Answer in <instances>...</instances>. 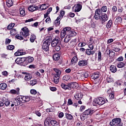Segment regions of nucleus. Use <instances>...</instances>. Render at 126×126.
I'll return each mask as SVG.
<instances>
[{"label":"nucleus","mask_w":126,"mask_h":126,"mask_svg":"<svg viewBox=\"0 0 126 126\" xmlns=\"http://www.w3.org/2000/svg\"><path fill=\"white\" fill-rule=\"evenodd\" d=\"M53 48H54L56 52H60L61 50V42L60 38H55L52 41V36H48L46 38V40L43 42L42 44V50L45 52L49 51V47L51 45Z\"/></svg>","instance_id":"f257e3e1"},{"label":"nucleus","mask_w":126,"mask_h":126,"mask_svg":"<svg viewBox=\"0 0 126 126\" xmlns=\"http://www.w3.org/2000/svg\"><path fill=\"white\" fill-rule=\"evenodd\" d=\"M22 30L23 32H20V34H18L15 36L16 39L18 40H23V37L26 38V37L29 36V30L27 28L24 27L22 29ZM22 36H23V37Z\"/></svg>","instance_id":"f03ea898"},{"label":"nucleus","mask_w":126,"mask_h":126,"mask_svg":"<svg viewBox=\"0 0 126 126\" xmlns=\"http://www.w3.org/2000/svg\"><path fill=\"white\" fill-rule=\"evenodd\" d=\"M95 113V110L91 109H88L85 110L80 116V119L82 121H85L88 119V117H91Z\"/></svg>","instance_id":"7ed1b4c3"},{"label":"nucleus","mask_w":126,"mask_h":126,"mask_svg":"<svg viewBox=\"0 0 126 126\" xmlns=\"http://www.w3.org/2000/svg\"><path fill=\"white\" fill-rule=\"evenodd\" d=\"M94 102L99 106H102V105H104V104L106 103V100H105V98L100 97L95 98L94 100Z\"/></svg>","instance_id":"20e7f679"},{"label":"nucleus","mask_w":126,"mask_h":126,"mask_svg":"<svg viewBox=\"0 0 126 126\" xmlns=\"http://www.w3.org/2000/svg\"><path fill=\"white\" fill-rule=\"evenodd\" d=\"M71 29L70 27H66L64 28L61 32V37L62 39H63V38H64L65 37L66 35H68V32L69 30H71Z\"/></svg>","instance_id":"39448f33"},{"label":"nucleus","mask_w":126,"mask_h":126,"mask_svg":"<svg viewBox=\"0 0 126 126\" xmlns=\"http://www.w3.org/2000/svg\"><path fill=\"white\" fill-rule=\"evenodd\" d=\"M20 105V100L19 99V97H17L15 98H13L11 100V107H13L14 106H18Z\"/></svg>","instance_id":"423d86ee"},{"label":"nucleus","mask_w":126,"mask_h":126,"mask_svg":"<svg viewBox=\"0 0 126 126\" xmlns=\"http://www.w3.org/2000/svg\"><path fill=\"white\" fill-rule=\"evenodd\" d=\"M122 119L120 118H115L112 120V122L110 123V126H119L121 125Z\"/></svg>","instance_id":"0eeeda50"},{"label":"nucleus","mask_w":126,"mask_h":126,"mask_svg":"<svg viewBox=\"0 0 126 126\" xmlns=\"http://www.w3.org/2000/svg\"><path fill=\"white\" fill-rule=\"evenodd\" d=\"M20 103H25V102H29L31 98L28 96H22L21 95L19 97Z\"/></svg>","instance_id":"6e6552de"},{"label":"nucleus","mask_w":126,"mask_h":126,"mask_svg":"<svg viewBox=\"0 0 126 126\" xmlns=\"http://www.w3.org/2000/svg\"><path fill=\"white\" fill-rule=\"evenodd\" d=\"M108 19H109V17L107 15V14L104 13L103 15L100 16L99 20L101 24H104L106 21H108Z\"/></svg>","instance_id":"1a4fd4ad"},{"label":"nucleus","mask_w":126,"mask_h":126,"mask_svg":"<svg viewBox=\"0 0 126 126\" xmlns=\"http://www.w3.org/2000/svg\"><path fill=\"white\" fill-rule=\"evenodd\" d=\"M78 76H79V78H78L79 79H81V80H85V78H87L89 75L88 74V72H86L81 74H79Z\"/></svg>","instance_id":"9d476101"},{"label":"nucleus","mask_w":126,"mask_h":126,"mask_svg":"<svg viewBox=\"0 0 126 126\" xmlns=\"http://www.w3.org/2000/svg\"><path fill=\"white\" fill-rule=\"evenodd\" d=\"M82 8V5L78 3L73 7L72 9L75 12H79V11L81 10Z\"/></svg>","instance_id":"9b49d317"},{"label":"nucleus","mask_w":126,"mask_h":126,"mask_svg":"<svg viewBox=\"0 0 126 126\" xmlns=\"http://www.w3.org/2000/svg\"><path fill=\"white\" fill-rule=\"evenodd\" d=\"M87 63H88L87 60H81L78 62V65H79V66H86V65H87Z\"/></svg>","instance_id":"f8f14e48"},{"label":"nucleus","mask_w":126,"mask_h":126,"mask_svg":"<svg viewBox=\"0 0 126 126\" xmlns=\"http://www.w3.org/2000/svg\"><path fill=\"white\" fill-rule=\"evenodd\" d=\"M2 102H3V103L6 107L9 106V105H11V101H10L9 100L6 99L5 97H3L2 98Z\"/></svg>","instance_id":"ddd939ff"},{"label":"nucleus","mask_w":126,"mask_h":126,"mask_svg":"<svg viewBox=\"0 0 126 126\" xmlns=\"http://www.w3.org/2000/svg\"><path fill=\"white\" fill-rule=\"evenodd\" d=\"M39 7L35 5H31L29 7L28 9L29 11H35V10H37Z\"/></svg>","instance_id":"4468645a"},{"label":"nucleus","mask_w":126,"mask_h":126,"mask_svg":"<svg viewBox=\"0 0 126 126\" xmlns=\"http://www.w3.org/2000/svg\"><path fill=\"white\" fill-rule=\"evenodd\" d=\"M69 84V87L70 88V90H71V88H76L77 86L78 85V84L76 82H71L68 84Z\"/></svg>","instance_id":"2eb2a0df"},{"label":"nucleus","mask_w":126,"mask_h":126,"mask_svg":"<svg viewBox=\"0 0 126 126\" xmlns=\"http://www.w3.org/2000/svg\"><path fill=\"white\" fill-rule=\"evenodd\" d=\"M86 54L88 55V56H93V55L94 54H95V51L94 50H92L91 49H87L86 50Z\"/></svg>","instance_id":"dca6fc26"},{"label":"nucleus","mask_w":126,"mask_h":126,"mask_svg":"<svg viewBox=\"0 0 126 126\" xmlns=\"http://www.w3.org/2000/svg\"><path fill=\"white\" fill-rule=\"evenodd\" d=\"M60 58L61 56L59 53H55L53 56V61H55L56 62H58V61L60 60Z\"/></svg>","instance_id":"f3484780"},{"label":"nucleus","mask_w":126,"mask_h":126,"mask_svg":"<svg viewBox=\"0 0 126 126\" xmlns=\"http://www.w3.org/2000/svg\"><path fill=\"white\" fill-rule=\"evenodd\" d=\"M61 20H62V17L59 16L55 21L54 24H55L56 26H59L61 24Z\"/></svg>","instance_id":"a211bd4d"},{"label":"nucleus","mask_w":126,"mask_h":126,"mask_svg":"<svg viewBox=\"0 0 126 126\" xmlns=\"http://www.w3.org/2000/svg\"><path fill=\"white\" fill-rule=\"evenodd\" d=\"M61 86L63 89H64V90H70L69 84L66 85L65 84L62 83L61 84Z\"/></svg>","instance_id":"6ab92c4d"},{"label":"nucleus","mask_w":126,"mask_h":126,"mask_svg":"<svg viewBox=\"0 0 126 126\" xmlns=\"http://www.w3.org/2000/svg\"><path fill=\"white\" fill-rule=\"evenodd\" d=\"M118 11V7L117 6H113L112 7V16L115 17L116 15V12Z\"/></svg>","instance_id":"aec40b11"},{"label":"nucleus","mask_w":126,"mask_h":126,"mask_svg":"<svg viewBox=\"0 0 126 126\" xmlns=\"http://www.w3.org/2000/svg\"><path fill=\"white\" fill-rule=\"evenodd\" d=\"M20 90V89L19 88H17L16 90H10V93L11 94H16V95H19V91Z\"/></svg>","instance_id":"412c9836"},{"label":"nucleus","mask_w":126,"mask_h":126,"mask_svg":"<svg viewBox=\"0 0 126 126\" xmlns=\"http://www.w3.org/2000/svg\"><path fill=\"white\" fill-rule=\"evenodd\" d=\"M7 88V84L5 83L0 84V89L1 90H5Z\"/></svg>","instance_id":"4be33fe9"},{"label":"nucleus","mask_w":126,"mask_h":126,"mask_svg":"<svg viewBox=\"0 0 126 126\" xmlns=\"http://www.w3.org/2000/svg\"><path fill=\"white\" fill-rule=\"evenodd\" d=\"M32 78V75L31 73L27 74L25 76V80L26 81H29Z\"/></svg>","instance_id":"5701e85b"},{"label":"nucleus","mask_w":126,"mask_h":126,"mask_svg":"<svg viewBox=\"0 0 126 126\" xmlns=\"http://www.w3.org/2000/svg\"><path fill=\"white\" fill-rule=\"evenodd\" d=\"M112 25H113V20H110L106 25V28H107V29H110V28L112 27Z\"/></svg>","instance_id":"b1692460"},{"label":"nucleus","mask_w":126,"mask_h":126,"mask_svg":"<svg viewBox=\"0 0 126 126\" xmlns=\"http://www.w3.org/2000/svg\"><path fill=\"white\" fill-rule=\"evenodd\" d=\"M33 61H34V58L33 57H28V60H26V62H25V64H28V63H32V62H33Z\"/></svg>","instance_id":"393cba45"},{"label":"nucleus","mask_w":126,"mask_h":126,"mask_svg":"<svg viewBox=\"0 0 126 126\" xmlns=\"http://www.w3.org/2000/svg\"><path fill=\"white\" fill-rule=\"evenodd\" d=\"M6 3L8 7H11V6L13 5V2L12 1V0H7Z\"/></svg>","instance_id":"a878e982"},{"label":"nucleus","mask_w":126,"mask_h":126,"mask_svg":"<svg viewBox=\"0 0 126 126\" xmlns=\"http://www.w3.org/2000/svg\"><path fill=\"white\" fill-rule=\"evenodd\" d=\"M70 40H71V37L69 34H67L64 39V43H68Z\"/></svg>","instance_id":"bb28decb"},{"label":"nucleus","mask_w":126,"mask_h":126,"mask_svg":"<svg viewBox=\"0 0 126 126\" xmlns=\"http://www.w3.org/2000/svg\"><path fill=\"white\" fill-rule=\"evenodd\" d=\"M100 76V75H99V73H94L92 76L91 78L92 79H97V78H98V77Z\"/></svg>","instance_id":"cd10ccee"},{"label":"nucleus","mask_w":126,"mask_h":126,"mask_svg":"<svg viewBox=\"0 0 126 126\" xmlns=\"http://www.w3.org/2000/svg\"><path fill=\"white\" fill-rule=\"evenodd\" d=\"M110 70L111 72L115 73V72H117V67H116L115 65H111L110 67Z\"/></svg>","instance_id":"c85d7f7f"},{"label":"nucleus","mask_w":126,"mask_h":126,"mask_svg":"<svg viewBox=\"0 0 126 126\" xmlns=\"http://www.w3.org/2000/svg\"><path fill=\"white\" fill-rule=\"evenodd\" d=\"M20 11V14L21 15V16L23 17L25 16V9L20 8L19 9Z\"/></svg>","instance_id":"c756f323"},{"label":"nucleus","mask_w":126,"mask_h":126,"mask_svg":"<svg viewBox=\"0 0 126 126\" xmlns=\"http://www.w3.org/2000/svg\"><path fill=\"white\" fill-rule=\"evenodd\" d=\"M123 21V19L121 17H118L115 20V23L117 24H121Z\"/></svg>","instance_id":"7c9ffc66"},{"label":"nucleus","mask_w":126,"mask_h":126,"mask_svg":"<svg viewBox=\"0 0 126 126\" xmlns=\"http://www.w3.org/2000/svg\"><path fill=\"white\" fill-rule=\"evenodd\" d=\"M82 94L81 93L77 94L76 95H75V98L76 100H81L82 99Z\"/></svg>","instance_id":"2f4dec72"},{"label":"nucleus","mask_w":126,"mask_h":126,"mask_svg":"<svg viewBox=\"0 0 126 126\" xmlns=\"http://www.w3.org/2000/svg\"><path fill=\"white\" fill-rule=\"evenodd\" d=\"M77 61H78L77 57L74 56L71 60V63L72 64H75L76 63H77Z\"/></svg>","instance_id":"473e14b6"},{"label":"nucleus","mask_w":126,"mask_h":126,"mask_svg":"<svg viewBox=\"0 0 126 126\" xmlns=\"http://www.w3.org/2000/svg\"><path fill=\"white\" fill-rule=\"evenodd\" d=\"M50 124L52 126H59V123L57 122L56 120H51L50 121Z\"/></svg>","instance_id":"72a5a7b5"},{"label":"nucleus","mask_w":126,"mask_h":126,"mask_svg":"<svg viewBox=\"0 0 126 126\" xmlns=\"http://www.w3.org/2000/svg\"><path fill=\"white\" fill-rule=\"evenodd\" d=\"M126 65V63L124 62H121L117 64V67L119 68H122V67H124Z\"/></svg>","instance_id":"f704fd0d"},{"label":"nucleus","mask_w":126,"mask_h":126,"mask_svg":"<svg viewBox=\"0 0 126 126\" xmlns=\"http://www.w3.org/2000/svg\"><path fill=\"white\" fill-rule=\"evenodd\" d=\"M68 35H69L71 37H73L74 36H76V32L74 31L69 30Z\"/></svg>","instance_id":"c9c22d12"},{"label":"nucleus","mask_w":126,"mask_h":126,"mask_svg":"<svg viewBox=\"0 0 126 126\" xmlns=\"http://www.w3.org/2000/svg\"><path fill=\"white\" fill-rule=\"evenodd\" d=\"M30 40L32 43H34L35 40H36V35L35 34H32Z\"/></svg>","instance_id":"e433bc0d"},{"label":"nucleus","mask_w":126,"mask_h":126,"mask_svg":"<svg viewBox=\"0 0 126 126\" xmlns=\"http://www.w3.org/2000/svg\"><path fill=\"white\" fill-rule=\"evenodd\" d=\"M53 70L56 72V74H58V75H61L62 74V71L58 68H54Z\"/></svg>","instance_id":"4c0bfd02"},{"label":"nucleus","mask_w":126,"mask_h":126,"mask_svg":"<svg viewBox=\"0 0 126 126\" xmlns=\"http://www.w3.org/2000/svg\"><path fill=\"white\" fill-rule=\"evenodd\" d=\"M107 10H108V7L106 6H103L100 9L101 12H107Z\"/></svg>","instance_id":"58836bf2"},{"label":"nucleus","mask_w":126,"mask_h":126,"mask_svg":"<svg viewBox=\"0 0 126 126\" xmlns=\"http://www.w3.org/2000/svg\"><path fill=\"white\" fill-rule=\"evenodd\" d=\"M98 62L102 61V53L100 51H99L98 53Z\"/></svg>","instance_id":"ea45409f"},{"label":"nucleus","mask_w":126,"mask_h":126,"mask_svg":"<svg viewBox=\"0 0 126 126\" xmlns=\"http://www.w3.org/2000/svg\"><path fill=\"white\" fill-rule=\"evenodd\" d=\"M65 117L67 119V120H72V119H73V116H72V115H71V114H68L67 113L65 114Z\"/></svg>","instance_id":"a19ab883"},{"label":"nucleus","mask_w":126,"mask_h":126,"mask_svg":"<svg viewBox=\"0 0 126 126\" xmlns=\"http://www.w3.org/2000/svg\"><path fill=\"white\" fill-rule=\"evenodd\" d=\"M16 30L15 29H13L10 31V34L12 36H14L16 34Z\"/></svg>","instance_id":"79ce46f5"},{"label":"nucleus","mask_w":126,"mask_h":126,"mask_svg":"<svg viewBox=\"0 0 126 126\" xmlns=\"http://www.w3.org/2000/svg\"><path fill=\"white\" fill-rule=\"evenodd\" d=\"M117 11L119 13V14H120V13H122V12H123V11H124V8L122 6L118 7Z\"/></svg>","instance_id":"37998d69"},{"label":"nucleus","mask_w":126,"mask_h":126,"mask_svg":"<svg viewBox=\"0 0 126 126\" xmlns=\"http://www.w3.org/2000/svg\"><path fill=\"white\" fill-rule=\"evenodd\" d=\"M63 80L64 82L67 81V80H69V76L68 75H65L63 77Z\"/></svg>","instance_id":"c03bdc74"},{"label":"nucleus","mask_w":126,"mask_h":126,"mask_svg":"<svg viewBox=\"0 0 126 126\" xmlns=\"http://www.w3.org/2000/svg\"><path fill=\"white\" fill-rule=\"evenodd\" d=\"M37 80H31L30 81V84L32 86H33V85H35V84H37Z\"/></svg>","instance_id":"a18cd8bd"},{"label":"nucleus","mask_w":126,"mask_h":126,"mask_svg":"<svg viewBox=\"0 0 126 126\" xmlns=\"http://www.w3.org/2000/svg\"><path fill=\"white\" fill-rule=\"evenodd\" d=\"M100 18H101V16L97 14H95V15L94 16V19H95L96 20H98V19L100 20Z\"/></svg>","instance_id":"49530a36"},{"label":"nucleus","mask_w":126,"mask_h":126,"mask_svg":"<svg viewBox=\"0 0 126 126\" xmlns=\"http://www.w3.org/2000/svg\"><path fill=\"white\" fill-rule=\"evenodd\" d=\"M101 13H102V12L101 11L100 8L97 9L95 11V14H98L99 15H101Z\"/></svg>","instance_id":"de8ad7c7"},{"label":"nucleus","mask_w":126,"mask_h":126,"mask_svg":"<svg viewBox=\"0 0 126 126\" xmlns=\"http://www.w3.org/2000/svg\"><path fill=\"white\" fill-rule=\"evenodd\" d=\"M14 49V45H9L7 47V49L10 50V51H12Z\"/></svg>","instance_id":"09e8293b"},{"label":"nucleus","mask_w":126,"mask_h":126,"mask_svg":"<svg viewBox=\"0 0 126 126\" xmlns=\"http://www.w3.org/2000/svg\"><path fill=\"white\" fill-rule=\"evenodd\" d=\"M14 55L15 56L17 57L18 56H22L24 55V54H23V52H16V53H15Z\"/></svg>","instance_id":"8fccbe9b"},{"label":"nucleus","mask_w":126,"mask_h":126,"mask_svg":"<svg viewBox=\"0 0 126 126\" xmlns=\"http://www.w3.org/2000/svg\"><path fill=\"white\" fill-rule=\"evenodd\" d=\"M10 42H11V39L9 38L5 39V43L6 45H8V44H10Z\"/></svg>","instance_id":"3c124183"},{"label":"nucleus","mask_w":126,"mask_h":126,"mask_svg":"<svg viewBox=\"0 0 126 126\" xmlns=\"http://www.w3.org/2000/svg\"><path fill=\"white\" fill-rule=\"evenodd\" d=\"M20 60H21V63H23L26 62V58H20Z\"/></svg>","instance_id":"603ef678"},{"label":"nucleus","mask_w":126,"mask_h":126,"mask_svg":"<svg viewBox=\"0 0 126 126\" xmlns=\"http://www.w3.org/2000/svg\"><path fill=\"white\" fill-rule=\"evenodd\" d=\"M107 82H108V83H110V82H113L114 81V80H113V78L110 77H108L106 79Z\"/></svg>","instance_id":"864d4df0"},{"label":"nucleus","mask_w":126,"mask_h":126,"mask_svg":"<svg viewBox=\"0 0 126 126\" xmlns=\"http://www.w3.org/2000/svg\"><path fill=\"white\" fill-rule=\"evenodd\" d=\"M16 63H17V64H20L21 63V62L20 60V58H18L15 60Z\"/></svg>","instance_id":"5fc2aeb1"},{"label":"nucleus","mask_w":126,"mask_h":126,"mask_svg":"<svg viewBox=\"0 0 126 126\" xmlns=\"http://www.w3.org/2000/svg\"><path fill=\"white\" fill-rule=\"evenodd\" d=\"M54 83H56V84H58V83L60 82V78H54Z\"/></svg>","instance_id":"6e6d98bb"},{"label":"nucleus","mask_w":126,"mask_h":126,"mask_svg":"<svg viewBox=\"0 0 126 126\" xmlns=\"http://www.w3.org/2000/svg\"><path fill=\"white\" fill-rule=\"evenodd\" d=\"M31 94H32L33 95H36L37 94V91L34 89H32L31 90Z\"/></svg>","instance_id":"4d7b16f0"},{"label":"nucleus","mask_w":126,"mask_h":126,"mask_svg":"<svg viewBox=\"0 0 126 126\" xmlns=\"http://www.w3.org/2000/svg\"><path fill=\"white\" fill-rule=\"evenodd\" d=\"M44 126H51V125L50 124V122L47 120H46L44 122Z\"/></svg>","instance_id":"13d9d810"},{"label":"nucleus","mask_w":126,"mask_h":126,"mask_svg":"<svg viewBox=\"0 0 126 126\" xmlns=\"http://www.w3.org/2000/svg\"><path fill=\"white\" fill-rule=\"evenodd\" d=\"M40 8L42 10H45L47 8V6H46V4H43L40 6Z\"/></svg>","instance_id":"bf43d9fd"},{"label":"nucleus","mask_w":126,"mask_h":126,"mask_svg":"<svg viewBox=\"0 0 126 126\" xmlns=\"http://www.w3.org/2000/svg\"><path fill=\"white\" fill-rule=\"evenodd\" d=\"M64 12H65L63 10L61 11L60 16H61V19H62V18H63V16L64 15Z\"/></svg>","instance_id":"052dcab7"},{"label":"nucleus","mask_w":126,"mask_h":126,"mask_svg":"<svg viewBox=\"0 0 126 126\" xmlns=\"http://www.w3.org/2000/svg\"><path fill=\"white\" fill-rule=\"evenodd\" d=\"M107 55H110V54H112V55H115V53L113 51H111L110 50H106Z\"/></svg>","instance_id":"680f3d73"},{"label":"nucleus","mask_w":126,"mask_h":126,"mask_svg":"<svg viewBox=\"0 0 126 126\" xmlns=\"http://www.w3.org/2000/svg\"><path fill=\"white\" fill-rule=\"evenodd\" d=\"M117 62H123L124 61V57L120 56L117 59Z\"/></svg>","instance_id":"e2e57ef3"},{"label":"nucleus","mask_w":126,"mask_h":126,"mask_svg":"<svg viewBox=\"0 0 126 126\" xmlns=\"http://www.w3.org/2000/svg\"><path fill=\"white\" fill-rule=\"evenodd\" d=\"M89 48L90 50L93 51V50H94V45H93L92 44H90L89 45Z\"/></svg>","instance_id":"0e129e2a"},{"label":"nucleus","mask_w":126,"mask_h":126,"mask_svg":"<svg viewBox=\"0 0 126 126\" xmlns=\"http://www.w3.org/2000/svg\"><path fill=\"white\" fill-rule=\"evenodd\" d=\"M72 104H73V102H72V100H71V99H69L68 100V102H67L68 106L70 105H72Z\"/></svg>","instance_id":"69168bd1"},{"label":"nucleus","mask_w":126,"mask_h":126,"mask_svg":"<svg viewBox=\"0 0 126 126\" xmlns=\"http://www.w3.org/2000/svg\"><path fill=\"white\" fill-rule=\"evenodd\" d=\"M2 75H4V76H7L8 75V73L6 71H4L2 72Z\"/></svg>","instance_id":"338daca9"},{"label":"nucleus","mask_w":126,"mask_h":126,"mask_svg":"<svg viewBox=\"0 0 126 126\" xmlns=\"http://www.w3.org/2000/svg\"><path fill=\"white\" fill-rule=\"evenodd\" d=\"M84 46H85V44L83 42L78 44V47H79L80 48H82V47H84Z\"/></svg>","instance_id":"774afa93"}]
</instances>
